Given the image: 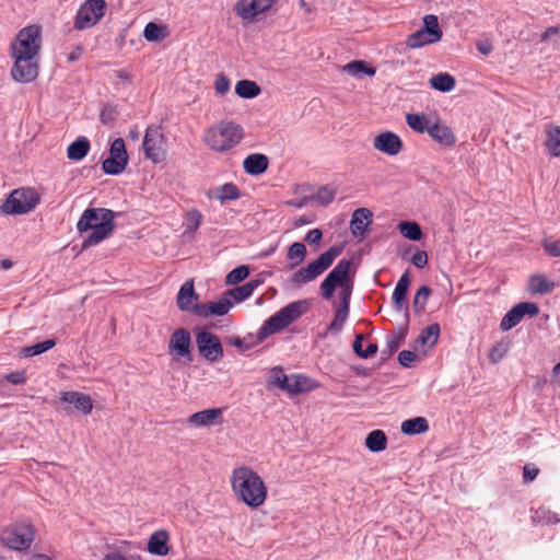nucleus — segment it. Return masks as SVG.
<instances>
[{
  "mask_svg": "<svg viewBox=\"0 0 560 560\" xmlns=\"http://www.w3.org/2000/svg\"><path fill=\"white\" fill-rule=\"evenodd\" d=\"M317 386L318 384L314 380L305 375H282V390H287L290 394L306 393Z\"/></svg>",
  "mask_w": 560,
  "mask_h": 560,
  "instance_id": "obj_22",
  "label": "nucleus"
},
{
  "mask_svg": "<svg viewBox=\"0 0 560 560\" xmlns=\"http://www.w3.org/2000/svg\"><path fill=\"white\" fill-rule=\"evenodd\" d=\"M243 168L249 175H260L268 168V158L261 153L249 154L243 161Z\"/></svg>",
  "mask_w": 560,
  "mask_h": 560,
  "instance_id": "obj_29",
  "label": "nucleus"
},
{
  "mask_svg": "<svg viewBox=\"0 0 560 560\" xmlns=\"http://www.w3.org/2000/svg\"><path fill=\"white\" fill-rule=\"evenodd\" d=\"M243 137L242 126L221 120L206 129L202 140L210 150L225 152L236 147Z\"/></svg>",
  "mask_w": 560,
  "mask_h": 560,
  "instance_id": "obj_4",
  "label": "nucleus"
},
{
  "mask_svg": "<svg viewBox=\"0 0 560 560\" xmlns=\"http://www.w3.org/2000/svg\"><path fill=\"white\" fill-rule=\"evenodd\" d=\"M429 430V422L423 417H416L405 420L400 425V431L406 435H416L425 433Z\"/></svg>",
  "mask_w": 560,
  "mask_h": 560,
  "instance_id": "obj_35",
  "label": "nucleus"
},
{
  "mask_svg": "<svg viewBox=\"0 0 560 560\" xmlns=\"http://www.w3.org/2000/svg\"><path fill=\"white\" fill-rule=\"evenodd\" d=\"M430 295L431 289L428 285H422L417 290L412 301V307L417 314H420L424 311Z\"/></svg>",
  "mask_w": 560,
  "mask_h": 560,
  "instance_id": "obj_43",
  "label": "nucleus"
},
{
  "mask_svg": "<svg viewBox=\"0 0 560 560\" xmlns=\"http://www.w3.org/2000/svg\"><path fill=\"white\" fill-rule=\"evenodd\" d=\"M115 74L121 84H130L132 82L130 73L125 70H118ZM117 84H119V82H117Z\"/></svg>",
  "mask_w": 560,
  "mask_h": 560,
  "instance_id": "obj_63",
  "label": "nucleus"
},
{
  "mask_svg": "<svg viewBox=\"0 0 560 560\" xmlns=\"http://www.w3.org/2000/svg\"><path fill=\"white\" fill-rule=\"evenodd\" d=\"M539 313V306L534 302H521L514 305L502 318L500 328L508 331L515 327L525 315L536 316Z\"/></svg>",
  "mask_w": 560,
  "mask_h": 560,
  "instance_id": "obj_17",
  "label": "nucleus"
},
{
  "mask_svg": "<svg viewBox=\"0 0 560 560\" xmlns=\"http://www.w3.org/2000/svg\"><path fill=\"white\" fill-rule=\"evenodd\" d=\"M90 151V141L85 137L77 138L67 149V156L72 161L83 160Z\"/></svg>",
  "mask_w": 560,
  "mask_h": 560,
  "instance_id": "obj_33",
  "label": "nucleus"
},
{
  "mask_svg": "<svg viewBox=\"0 0 560 560\" xmlns=\"http://www.w3.org/2000/svg\"><path fill=\"white\" fill-rule=\"evenodd\" d=\"M215 197L221 201L234 200L240 197V190L234 184H224L217 189Z\"/></svg>",
  "mask_w": 560,
  "mask_h": 560,
  "instance_id": "obj_49",
  "label": "nucleus"
},
{
  "mask_svg": "<svg viewBox=\"0 0 560 560\" xmlns=\"http://www.w3.org/2000/svg\"><path fill=\"white\" fill-rule=\"evenodd\" d=\"M170 536L166 530H158L154 532L148 541V551L152 555L156 556H166L168 553V542Z\"/></svg>",
  "mask_w": 560,
  "mask_h": 560,
  "instance_id": "obj_30",
  "label": "nucleus"
},
{
  "mask_svg": "<svg viewBox=\"0 0 560 560\" xmlns=\"http://www.w3.org/2000/svg\"><path fill=\"white\" fill-rule=\"evenodd\" d=\"M267 388L270 390L280 389V368L276 366L270 370L267 378Z\"/></svg>",
  "mask_w": 560,
  "mask_h": 560,
  "instance_id": "obj_56",
  "label": "nucleus"
},
{
  "mask_svg": "<svg viewBox=\"0 0 560 560\" xmlns=\"http://www.w3.org/2000/svg\"><path fill=\"white\" fill-rule=\"evenodd\" d=\"M14 63L11 68V77L20 83H31L39 74V57L26 55H11Z\"/></svg>",
  "mask_w": 560,
  "mask_h": 560,
  "instance_id": "obj_12",
  "label": "nucleus"
},
{
  "mask_svg": "<svg viewBox=\"0 0 560 560\" xmlns=\"http://www.w3.org/2000/svg\"><path fill=\"white\" fill-rule=\"evenodd\" d=\"M186 232H195L202 221V214L198 210H190L186 215Z\"/></svg>",
  "mask_w": 560,
  "mask_h": 560,
  "instance_id": "obj_51",
  "label": "nucleus"
},
{
  "mask_svg": "<svg viewBox=\"0 0 560 560\" xmlns=\"http://www.w3.org/2000/svg\"><path fill=\"white\" fill-rule=\"evenodd\" d=\"M116 107L113 105H105L101 110L100 119L103 124L109 125L116 119Z\"/></svg>",
  "mask_w": 560,
  "mask_h": 560,
  "instance_id": "obj_53",
  "label": "nucleus"
},
{
  "mask_svg": "<svg viewBox=\"0 0 560 560\" xmlns=\"http://www.w3.org/2000/svg\"><path fill=\"white\" fill-rule=\"evenodd\" d=\"M310 304L306 300H300L282 307V329L307 312Z\"/></svg>",
  "mask_w": 560,
  "mask_h": 560,
  "instance_id": "obj_28",
  "label": "nucleus"
},
{
  "mask_svg": "<svg viewBox=\"0 0 560 560\" xmlns=\"http://www.w3.org/2000/svg\"><path fill=\"white\" fill-rule=\"evenodd\" d=\"M230 483L235 498L248 508L257 509L267 499V487L262 478L248 466L235 467Z\"/></svg>",
  "mask_w": 560,
  "mask_h": 560,
  "instance_id": "obj_2",
  "label": "nucleus"
},
{
  "mask_svg": "<svg viewBox=\"0 0 560 560\" xmlns=\"http://www.w3.org/2000/svg\"><path fill=\"white\" fill-rule=\"evenodd\" d=\"M235 93L243 98H253L260 93V88L254 81L241 80L235 85Z\"/></svg>",
  "mask_w": 560,
  "mask_h": 560,
  "instance_id": "obj_40",
  "label": "nucleus"
},
{
  "mask_svg": "<svg viewBox=\"0 0 560 560\" xmlns=\"http://www.w3.org/2000/svg\"><path fill=\"white\" fill-rule=\"evenodd\" d=\"M455 78L448 73H438L432 75L430 79V85L432 89L440 92H451L455 88Z\"/></svg>",
  "mask_w": 560,
  "mask_h": 560,
  "instance_id": "obj_37",
  "label": "nucleus"
},
{
  "mask_svg": "<svg viewBox=\"0 0 560 560\" xmlns=\"http://www.w3.org/2000/svg\"><path fill=\"white\" fill-rule=\"evenodd\" d=\"M536 516L538 518L545 520L549 524H556L559 522V517L556 513L545 509H539L538 511H536Z\"/></svg>",
  "mask_w": 560,
  "mask_h": 560,
  "instance_id": "obj_61",
  "label": "nucleus"
},
{
  "mask_svg": "<svg viewBox=\"0 0 560 560\" xmlns=\"http://www.w3.org/2000/svg\"><path fill=\"white\" fill-rule=\"evenodd\" d=\"M200 354L210 362H217L223 357V348L218 336L209 331H200L196 336Z\"/></svg>",
  "mask_w": 560,
  "mask_h": 560,
  "instance_id": "obj_16",
  "label": "nucleus"
},
{
  "mask_svg": "<svg viewBox=\"0 0 560 560\" xmlns=\"http://www.w3.org/2000/svg\"><path fill=\"white\" fill-rule=\"evenodd\" d=\"M165 136L163 135L161 128L155 125H151L147 128L142 148L144 151V155L147 159L151 160L153 163L158 164L164 161L165 159Z\"/></svg>",
  "mask_w": 560,
  "mask_h": 560,
  "instance_id": "obj_14",
  "label": "nucleus"
},
{
  "mask_svg": "<svg viewBox=\"0 0 560 560\" xmlns=\"http://www.w3.org/2000/svg\"><path fill=\"white\" fill-rule=\"evenodd\" d=\"M214 89H215L217 94H219V95L225 94L230 90L229 79L223 74H219L214 81Z\"/></svg>",
  "mask_w": 560,
  "mask_h": 560,
  "instance_id": "obj_57",
  "label": "nucleus"
},
{
  "mask_svg": "<svg viewBox=\"0 0 560 560\" xmlns=\"http://www.w3.org/2000/svg\"><path fill=\"white\" fill-rule=\"evenodd\" d=\"M106 3L104 0H86L77 12L73 26L75 30L93 27L105 15Z\"/></svg>",
  "mask_w": 560,
  "mask_h": 560,
  "instance_id": "obj_11",
  "label": "nucleus"
},
{
  "mask_svg": "<svg viewBox=\"0 0 560 560\" xmlns=\"http://www.w3.org/2000/svg\"><path fill=\"white\" fill-rule=\"evenodd\" d=\"M198 300V294L195 291L194 280H187L179 289L176 298L177 306L184 312L195 313V302Z\"/></svg>",
  "mask_w": 560,
  "mask_h": 560,
  "instance_id": "obj_23",
  "label": "nucleus"
},
{
  "mask_svg": "<svg viewBox=\"0 0 560 560\" xmlns=\"http://www.w3.org/2000/svg\"><path fill=\"white\" fill-rule=\"evenodd\" d=\"M275 2L276 0H238L234 9L245 23H252L258 14L270 9Z\"/></svg>",
  "mask_w": 560,
  "mask_h": 560,
  "instance_id": "obj_18",
  "label": "nucleus"
},
{
  "mask_svg": "<svg viewBox=\"0 0 560 560\" xmlns=\"http://www.w3.org/2000/svg\"><path fill=\"white\" fill-rule=\"evenodd\" d=\"M42 48V30L38 25L23 27L11 44V55L39 57Z\"/></svg>",
  "mask_w": 560,
  "mask_h": 560,
  "instance_id": "obj_8",
  "label": "nucleus"
},
{
  "mask_svg": "<svg viewBox=\"0 0 560 560\" xmlns=\"http://www.w3.org/2000/svg\"><path fill=\"white\" fill-rule=\"evenodd\" d=\"M343 71L348 72L349 74H351L353 77H358L361 73L368 74L370 77L375 74V69L373 67H369L362 60L351 61V62L347 63L343 67Z\"/></svg>",
  "mask_w": 560,
  "mask_h": 560,
  "instance_id": "obj_44",
  "label": "nucleus"
},
{
  "mask_svg": "<svg viewBox=\"0 0 560 560\" xmlns=\"http://www.w3.org/2000/svg\"><path fill=\"white\" fill-rule=\"evenodd\" d=\"M323 237V233L319 229L310 230L306 234V242L310 244H318Z\"/></svg>",
  "mask_w": 560,
  "mask_h": 560,
  "instance_id": "obj_62",
  "label": "nucleus"
},
{
  "mask_svg": "<svg viewBox=\"0 0 560 560\" xmlns=\"http://www.w3.org/2000/svg\"><path fill=\"white\" fill-rule=\"evenodd\" d=\"M428 133L434 141L444 147H452L456 142V137L452 129L446 125H441L438 119L433 121Z\"/></svg>",
  "mask_w": 560,
  "mask_h": 560,
  "instance_id": "obj_27",
  "label": "nucleus"
},
{
  "mask_svg": "<svg viewBox=\"0 0 560 560\" xmlns=\"http://www.w3.org/2000/svg\"><path fill=\"white\" fill-rule=\"evenodd\" d=\"M398 230L404 237L410 241H419L422 237V231L418 223L411 221H401L398 224Z\"/></svg>",
  "mask_w": 560,
  "mask_h": 560,
  "instance_id": "obj_42",
  "label": "nucleus"
},
{
  "mask_svg": "<svg viewBox=\"0 0 560 560\" xmlns=\"http://www.w3.org/2000/svg\"><path fill=\"white\" fill-rule=\"evenodd\" d=\"M280 330V311L275 313L269 319H267L260 327L257 338L262 341L270 335Z\"/></svg>",
  "mask_w": 560,
  "mask_h": 560,
  "instance_id": "obj_39",
  "label": "nucleus"
},
{
  "mask_svg": "<svg viewBox=\"0 0 560 560\" xmlns=\"http://www.w3.org/2000/svg\"><path fill=\"white\" fill-rule=\"evenodd\" d=\"M249 275V269L247 266L242 265L236 268H234L232 271H230L226 276L225 282L230 285H235L240 282H242L247 276Z\"/></svg>",
  "mask_w": 560,
  "mask_h": 560,
  "instance_id": "obj_50",
  "label": "nucleus"
},
{
  "mask_svg": "<svg viewBox=\"0 0 560 560\" xmlns=\"http://www.w3.org/2000/svg\"><path fill=\"white\" fill-rule=\"evenodd\" d=\"M109 154V158L102 163L103 171L109 175L122 173L128 164V154L124 139L117 138L112 142Z\"/></svg>",
  "mask_w": 560,
  "mask_h": 560,
  "instance_id": "obj_15",
  "label": "nucleus"
},
{
  "mask_svg": "<svg viewBox=\"0 0 560 560\" xmlns=\"http://www.w3.org/2000/svg\"><path fill=\"white\" fill-rule=\"evenodd\" d=\"M306 255V247L303 243L295 242L288 249V259L292 261V267L301 264Z\"/></svg>",
  "mask_w": 560,
  "mask_h": 560,
  "instance_id": "obj_47",
  "label": "nucleus"
},
{
  "mask_svg": "<svg viewBox=\"0 0 560 560\" xmlns=\"http://www.w3.org/2000/svg\"><path fill=\"white\" fill-rule=\"evenodd\" d=\"M363 336L357 335L354 342H353V351L355 354L362 359H368L370 357H373L377 352V345L376 343H370L366 349H363L362 347Z\"/></svg>",
  "mask_w": 560,
  "mask_h": 560,
  "instance_id": "obj_46",
  "label": "nucleus"
},
{
  "mask_svg": "<svg viewBox=\"0 0 560 560\" xmlns=\"http://www.w3.org/2000/svg\"><path fill=\"white\" fill-rule=\"evenodd\" d=\"M60 401L66 404H73L75 409L81 411L84 415L91 413L93 409V401L91 397L86 394L69 390L60 393Z\"/></svg>",
  "mask_w": 560,
  "mask_h": 560,
  "instance_id": "obj_24",
  "label": "nucleus"
},
{
  "mask_svg": "<svg viewBox=\"0 0 560 560\" xmlns=\"http://www.w3.org/2000/svg\"><path fill=\"white\" fill-rule=\"evenodd\" d=\"M372 212L368 208H359L352 213L350 230L353 236L362 237L368 226L372 223Z\"/></svg>",
  "mask_w": 560,
  "mask_h": 560,
  "instance_id": "obj_25",
  "label": "nucleus"
},
{
  "mask_svg": "<svg viewBox=\"0 0 560 560\" xmlns=\"http://www.w3.org/2000/svg\"><path fill=\"white\" fill-rule=\"evenodd\" d=\"M365 446L374 453L384 451L387 447V438L382 430H373L365 439Z\"/></svg>",
  "mask_w": 560,
  "mask_h": 560,
  "instance_id": "obj_36",
  "label": "nucleus"
},
{
  "mask_svg": "<svg viewBox=\"0 0 560 560\" xmlns=\"http://www.w3.org/2000/svg\"><path fill=\"white\" fill-rule=\"evenodd\" d=\"M405 332L398 331L387 337L386 346L389 350V353L395 352L405 341Z\"/></svg>",
  "mask_w": 560,
  "mask_h": 560,
  "instance_id": "obj_52",
  "label": "nucleus"
},
{
  "mask_svg": "<svg viewBox=\"0 0 560 560\" xmlns=\"http://www.w3.org/2000/svg\"><path fill=\"white\" fill-rule=\"evenodd\" d=\"M555 283L547 277L540 273H536L528 279V291L532 294H549L553 291Z\"/></svg>",
  "mask_w": 560,
  "mask_h": 560,
  "instance_id": "obj_31",
  "label": "nucleus"
},
{
  "mask_svg": "<svg viewBox=\"0 0 560 560\" xmlns=\"http://www.w3.org/2000/svg\"><path fill=\"white\" fill-rule=\"evenodd\" d=\"M406 122L413 131L419 133L428 132L433 124L424 114H407Z\"/></svg>",
  "mask_w": 560,
  "mask_h": 560,
  "instance_id": "obj_38",
  "label": "nucleus"
},
{
  "mask_svg": "<svg viewBox=\"0 0 560 560\" xmlns=\"http://www.w3.org/2000/svg\"><path fill=\"white\" fill-rule=\"evenodd\" d=\"M539 474V469L534 464H526L523 467V480L524 482H532Z\"/></svg>",
  "mask_w": 560,
  "mask_h": 560,
  "instance_id": "obj_59",
  "label": "nucleus"
},
{
  "mask_svg": "<svg viewBox=\"0 0 560 560\" xmlns=\"http://www.w3.org/2000/svg\"><path fill=\"white\" fill-rule=\"evenodd\" d=\"M168 353L177 362L190 363L192 361V345L189 331L186 328H177L170 337Z\"/></svg>",
  "mask_w": 560,
  "mask_h": 560,
  "instance_id": "obj_13",
  "label": "nucleus"
},
{
  "mask_svg": "<svg viewBox=\"0 0 560 560\" xmlns=\"http://www.w3.org/2000/svg\"><path fill=\"white\" fill-rule=\"evenodd\" d=\"M232 308V303L223 293L218 301H210L195 306V314L200 317L224 316Z\"/></svg>",
  "mask_w": 560,
  "mask_h": 560,
  "instance_id": "obj_21",
  "label": "nucleus"
},
{
  "mask_svg": "<svg viewBox=\"0 0 560 560\" xmlns=\"http://www.w3.org/2000/svg\"><path fill=\"white\" fill-rule=\"evenodd\" d=\"M439 336L440 326L438 324H432L421 330L417 341L423 346L429 345L430 347H433L438 342Z\"/></svg>",
  "mask_w": 560,
  "mask_h": 560,
  "instance_id": "obj_41",
  "label": "nucleus"
},
{
  "mask_svg": "<svg viewBox=\"0 0 560 560\" xmlns=\"http://www.w3.org/2000/svg\"><path fill=\"white\" fill-rule=\"evenodd\" d=\"M373 147L382 153L394 156L401 151L402 141L395 132L384 131L373 139Z\"/></svg>",
  "mask_w": 560,
  "mask_h": 560,
  "instance_id": "obj_20",
  "label": "nucleus"
},
{
  "mask_svg": "<svg viewBox=\"0 0 560 560\" xmlns=\"http://www.w3.org/2000/svg\"><path fill=\"white\" fill-rule=\"evenodd\" d=\"M341 248L331 246L328 250L319 255L317 259L310 262L307 266L298 269L290 278V282L295 287H301L319 277L327 270L334 260L340 255Z\"/></svg>",
  "mask_w": 560,
  "mask_h": 560,
  "instance_id": "obj_5",
  "label": "nucleus"
},
{
  "mask_svg": "<svg viewBox=\"0 0 560 560\" xmlns=\"http://www.w3.org/2000/svg\"><path fill=\"white\" fill-rule=\"evenodd\" d=\"M258 282L256 281H249L241 287H236L234 289L226 290L224 293L228 296V299L231 301L232 306L235 303H241L248 299L254 290L256 289Z\"/></svg>",
  "mask_w": 560,
  "mask_h": 560,
  "instance_id": "obj_32",
  "label": "nucleus"
},
{
  "mask_svg": "<svg viewBox=\"0 0 560 560\" xmlns=\"http://www.w3.org/2000/svg\"><path fill=\"white\" fill-rule=\"evenodd\" d=\"M542 248L549 256L560 257V238L556 241L545 240Z\"/></svg>",
  "mask_w": 560,
  "mask_h": 560,
  "instance_id": "obj_55",
  "label": "nucleus"
},
{
  "mask_svg": "<svg viewBox=\"0 0 560 560\" xmlns=\"http://www.w3.org/2000/svg\"><path fill=\"white\" fill-rule=\"evenodd\" d=\"M410 261H411V264L415 267H417L419 269L424 268L428 265V254H427V252H424V250H416V253L411 256Z\"/></svg>",
  "mask_w": 560,
  "mask_h": 560,
  "instance_id": "obj_58",
  "label": "nucleus"
},
{
  "mask_svg": "<svg viewBox=\"0 0 560 560\" xmlns=\"http://www.w3.org/2000/svg\"><path fill=\"white\" fill-rule=\"evenodd\" d=\"M423 23L424 26L422 28L407 37L406 44L409 48L417 49L441 40L443 33L438 18L433 14H428L423 18Z\"/></svg>",
  "mask_w": 560,
  "mask_h": 560,
  "instance_id": "obj_9",
  "label": "nucleus"
},
{
  "mask_svg": "<svg viewBox=\"0 0 560 560\" xmlns=\"http://www.w3.org/2000/svg\"><path fill=\"white\" fill-rule=\"evenodd\" d=\"M143 36L149 42H159L164 37V27L156 23L150 22L144 27Z\"/></svg>",
  "mask_w": 560,
  "mask_h": 560,
  "instance_id": "obj_48",
  "label": "nucleus"
},
{
  "mask_svg": "<svg viewBox=\"0 0 560 560\" xmlns=\"http://www.w3.org/2000/svg\"><path fill=\"white\" fill-rule=\"evenodd\" d=\"M560 33V26H549L546 28V31L541 34V40L546 42L551 36L557 35Z\"/></svg>",
  "mask_w": 560,
  "mask_h": 560,
  "instance_id": "obj_64",
  "label": "nucleus"
},
{
  "mask_svg": "<svg viewBox=\"0 0 560 560\" xmlns=\"http://www.w3.org/2000/svg\"><path fill=\"white\" fill-rule=\"evenodd\" d=\"M187 423L194 428L220 425L223 423V410L210 408L195 412L187 418Z\"/></svg>",
  "mask_w": 560,
  "mask_h": 560,
  "instance_id": "obj_19",
  "label": "nucleus"
},
{
  "mask_svg": "<svg viewBox=\"0 0 560 560\" xmlns=\"http://www.w3.org/2000/svg\"><path fill=\"white\" fill-rule=\"evenodd\" d=\"M39 203V196L33 188H18L10 192L0 210L8 215L25 214Z\"/></svg>",
  "mask_w": 560,
  "mask_h": 560,
  "instance_id": "obj_7",
  "label": "nucleus"
},
{
  "mask_svg": "<svg viewBox=\"0 0 560 560\" xmlns=\"http://www.w3.org/2000/svg\"><path fill=\"white\" fill-rule=\"evenodd\" d=\"M546 148L552 156H560V127L553 124L546 126Z\"/></svg>",
  "mask_w": 560,
  "mask_h": 560,
  "instance_id": "obj_34",
  "label": "nucleus"
},
{
  "mask_svg": "<svg viewBox=\"0 0 560 560\" xmlns=\"http://www.w3.org/2000/svg\"><path fill=\"white\" fill-rule=\"evenodd\" d=\"M350 270L351 261L348 259H341L320 283V294L325 300L331 299L334 291L337 288H340V301L335 312L334 320L328 327L329 330H341L348 318L352 293V283L349 280Z\"/></svg>",
  "mask_w": 560,
  "mask_h": 560,
  "instance_id": "obj_1",
  "label": "nucleus"
},
{
  "mask_svg": "<svg viewBox=\"0 0 560 560\" xmlns=\"http://www.w3.org/2000/svg\"><path fill=\"white\" fill-rule=\"evenodd\" d=\"M410 272L409 270H406L401 277L399 278L394 292H393V307L397 312H401L404 307H406L407 303V292L408 288L410 285Z\"/></svg>",
  "mask_w": 560,
  "mask_h": 560,
  "instance_id": "obj_26",
  "label": "nucleus"
},
{
  "mask_svg": "<svg viewBox=\"0 0 560 560\" xmlns=\"http://www.w3.org/2000/svg\"><path fill=\"white\" fill-rule=\"evenodd\" d=\"M303 194L300 199H290L284 203L290 207L302 208L305 206L311 207H327L335 198V190L327 186L319 187L315 192L307 185L298 188Z\"/></svg>",
  "mask_w": 560,
  "mask_h": 560,
  "instance_id": "obj_10",
  "label": "nucleus"
},
{
  "mask_svg": "<svg viewBox=\"0 0 560 560\" xmlns=\"http://www.w3.org/2000/svg\"><path fill=\"white\" fill-rule=\"evenodd\" d=\"M116 213L106 208H88L77 222L80 233L91 231L83 241V247H91L107 238L114 231Z\"/></svg>",
  "mask_w": 560,
  "mask_h": 560,
  "instance_id": "obj_3",
  "label": "nucleus"
},
{
  "mask_svg": "<svg viewBox=\"0 0 560 560\" xmlns=\"http://www.w3.org/2000/svg\"><path fill=\"white\" fill-rule=\"evenodd\" d=\"M35 539V528L28 522H15L0 528V542L12 550H26Z\"/></svg>",
  "mask_w": 560,
  "mask_h": 560,
  "instance_id": "obj_6",
  "label": "nucleus"
},
{
  "mask_svg": "<svg viewBox=\"0 0 560 560\" xmlns=\"http://www.w3.org/2000/svg\"><path fill=\"white\" fill-rule=\"evenodd\" d=\"M4 380L13 385L23 384L26 381L24 371H14L4 376Z\"/></svg>",
  "mask_w": 560,
  "mask_h": 560,
  "instance_id": "obj_60",
  "label": "nucleus"
},
{
  "mask_svg": "<svg viewBox=\"0 0 560 560\" xmlns=\"http://www.w3.org/2000/svg\"><path fill=\"white\" fill-rule=\"evenodd\" d=\"M55 340L48 339L33 346L24 347L21 353L26 358L38 355L50 350L52 347H55Z\"/></svg>",
  "mask_w": 560,
  "mask_h": 560,
  "instance_id": "obj_45",
  "label": "nucleus"
},
{
  "mask_svg": "<svg viewBox=\"0 0 560 560\" xmlns=\"http://www.w3.org/2000/svg\"><path fill=\"white\" fill-rule=\"evenodd\" d=\"M417 359V353L410 350H402L398 354V362L405 368H411Z\"/></svg>",
  "mask_w": 560,
  "mask_h": 560,
  "instance_id": "obj_54",
  "label": "nucleus"
}]
</instances>
